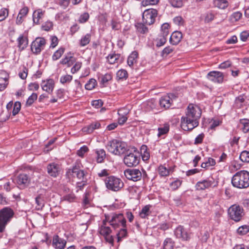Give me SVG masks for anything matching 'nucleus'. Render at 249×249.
<instances>
[{
    "instance_id": "6",
    "label": "nucleus",
    "mask_w": 249,
    "mask_h": 249,
    "mask_svg": "<svg viewBox=\"0 0 249 249\" xmlns=\"http://www.w3.org/2000/svg\"><path fill=\"white\" fill-rule=\"evenodd\" d=\"M199 124V121L185 115L181 118L180 126L185 131H191Z\"/></svg>"
},
{
    "instance_id": "52",
    "label": "nucleus",
    "mask_w": 249,
    "mask_h": 249,
    "mask_svg": "<svg viewBox=\"0 0 249 249\" xmlns=\"http://www.w3.org/2000/svg\"><path fill=\"white\" fill-rule=\"evenodd\" d=\"M249 231V226L244 225L238 228L237 232L240 235H245Z\"/></svg>"
},
{
    "instance_id": "17",
    "label": "nucleus",
    "mask_w": 249,
    "mask_h": 249,
    "mask_svg": "<svg viewBox=\"0 0 249 249\" xmlns=\"http://www.w3.org/2000/svg\"><path fill=\"white\" fill-rule=\"evenodd\" d=\"M214 183L213 178L204 179L197 182L196 185V189L197 190H203L211 187Z\"/></svg>"
},
{
    "instance_id": "12",
    "label": "nucleus",
    "mask_w": 249,
    "mask_h": 249,
    "mask_svg": "<svg viewBox=\"0 0 249 249\" xmlns=\"http://www.w3.org/2000/svg\"><path fill=\"white\" fill-rule=\"evenodd\" d=\"M46 44V40L44 38L37 37L31 44V50L34 53L38 54L44 49Z\"/></svg>"
},
{
    "instance_id": "33",
    "label": "nucleus",
    "mask_w": 249,
    "mask_h": 249,
    "mask_svg": "<svg viewBox=\"0 0 249 249\" xmlns=\"http://www.w3.org/2000/svg\"><path fill=\"white\" fill-rule=\"evenodd\" d=\"M145 24H146L144 22H139L135 25V27L138 32L142 34H146L148 33V29Z\"/></svg>"
},
{
    "instance_id": "22",
    "label": "nucleus",
    "mask_w": 249,
    "mask_h": 249,
    "mask_svg": "<svg viewBox=\"0 0 249 249\" xmlns=\"http://www.w3.org/2000/svg\"><path fill=\"white\" fill-rule=\"evenodd\" d=\"M17 183L21 187H24L29 182V178L27 175L25 174H21L18 177Z\"/></svg>"
},
{
    "instance_id": "61",
    "label": "nucleus",
    "mask_w": 249,
    "mask_h": 249,
    "mask_svg": "<svg viewBox=\"0 0 249 249\" xmlns=\"http://www.w3.org/2000/svg\"><path fill=\"white\" fill-rule=\"evenodd\" d=\"M89 17V14L88 13L85 12L80 16L78 21L81 23H84L88 21Z\"/></svg>"
},
{
    "instance_id": "49",
    "label": "nucleus",
    "mask_w": 249,
    "mask_h": 249,
    "mask_svg": "<svg viewBox=\"0 0 249 249\" xmlns=\"http://www.w3.org/2000/svg\"><path fill=\"white\" fill-rule=\"evenodd\" d=\"M65 49L63 48H60L58 50H57L52 56V59L53 60H56L60 58L62 55L64 53Z\"/></svg>"
},
{
    "instance_id": "26",
    "label": "nucleus",
    "mask_w": 249,
    "mask_h": 249,
    "mask_svg": "<svg viewBox=\"0 0 249 249\" xmlns=\"http://www.w3.org/2000/svg\"><path fill=\"white\" fill-rule=\"evenodd\" d=\"M96 154V161L98 163H102L104 161L106 154L105 151L103 149H97L95 150Z\"/></svg>"
},
{
    "instance_id": "53",
    "label": "nucleus",
    "mask_w": 249,
    "mask_h": 249,
    "mask_svg": "<svg viewBox=\"0 0 249 249\" xmlns=\"http://www.w3.org/2000/svg\"><path fill=\"white\" fill-rule=\"evenodd\" d=\"M96 85V81L94 79H91L85 85V88L88 90H91L95 88Z\"/></svg>"
},
{
    "instance_id": "29",
    "label": "nucleus",
    "mask_w": 249,
    "mask_h": 249,
    "mask_svg": "<svg viewBox=\"0 0 249 249\" xmlns=\"http://www.w3.org/2000/svg\"><path fill=\"white\" fill-rule=\"evenodd\" d=\"M138 56V53L136 51H133L129 55L127 58V64L130 67L133 66L137 62Z\"/></svg>"
},
{
    "instance_id": "54",
    "label": "nucleus",
    "mask_w": 249,
    "mask_h": 249,
    "mask_svg": "<svg viewBox=\"0 0 249 249\" xmlns=\"http://www.w3.org/2000/svg\"><path fill=\"white\" fill-rule=\"evenodd\" d=\"M72 79V76L69 74L63 75L60 77V82L61 84L70 83Z\"/></svg>"
},
{
    "instance_id": "4",
    "label": "nucleus",
    "mask_w": 249,
    "mask_h": 249,
    "mask_svg": "<svg viewBox=\"0 0 249 249\" xmlns=\"http://www.w3.org/2000/svg\"><path fill=\"white\" fill-rule=\"evenodd\" d=\"M106 187L113 191H118L124 186L122 180L114 176H110L105 180Z\"/></svg>"
},
{
    "instance_id": "10",
    "label": "nucleus",
    "mask_w": 249,
    "mask_h": 249,
    "mask_svg": "<svg viewBox=\"0 0 249 249\" xmlns=\"http://www.w3.org/2000/svg\"><path fill=\"white\" fill-rule=\"evenodd\" d=\"M66 175L69 178L70 176L76 177L80 180L87 179L85 171L81 169L79 165H74L71 169H69L66 173Z\"/></svg>"
},
{
    "instance_id": "31",
    "label": "nucleus",
    "mask_w": 249,
    "mask_h": 249,
    "mask_svg": "<svg viewBox=\"0 0 249 249\" xmlns=\"http://www.w3.org/2000/svg\"><path fill=\"white\" fill-rule=\"evenodd\" d=\"M213 5L219 9H224L227 7L228 2L226 0H214Z\"/></svg>"
},
{
    "instance_id": "55",
    "label": "nucleus",
    "mask_w": 249,
    "mask_h": 249,
    "mask_svg": "<svg viewBox=\"0 0 249 249\" xmlns=\"http://www.w3.org/2000/svg\"><path fill=\"white\" fill-rule=\"evenodd\" d=\"M160 0H142V5L143 6H146L148 5H154L157 4Z\"/></svg>"
},
{
    "instance_id": "5",
    "label": "nucleus",
    "mask_w": 249,
    "mask_h": 249,
    "mask_svg": "<svg viewBox=\"0 0 249 249\" xmlns=\"http://www.w3.org/2000/svg\"><path fill=\"white\" fill-rule=\"evenodd\" d=\"M110 226L114 230H117L121 227H126V220L122 213H114L110 220H108Z\"/></svg>"
},
{
    "instance_id": "40",
    "label": "nucleus",
    "mask_w": 249,
    "mask_h": 249,
    "mask_svg": "<svg viewBox=\"0 0 249 249\" xmlns=\"http://www.w3.org/2000/svg\"><path fill=\"white\" fill-rule=\"evenodd\" d=\"M242 16V14L240 12H235L231 15L229 20L231 23H234L238 21Z\"/></svg>"
},
{
    "instance_id": "8",
    "label": "nucleus",
    "mask_w": 249,
    "mask_h": 249,
    "mask_svg": "<svg viewBox=\"0 0 249 249\" xmlns=\"http://www.w3.org/2000/svg\"><path fill=\"white\" fill-rule=\"evenodd\" d=\"M139 153L136 151L127 152L124 158V162L128 167L136 166L140 162Z\"/></svg>"
},
{
    "instance_id": "60",
    "label": "nucleus",
    "mask_w": 249,
    "mask_h": 249,
    "mask_svg": "<svg viewBox=\"0 0 249 249\" xmlns=\"http://www.w3.org/2000/svg\"><path fill=\"white\" fill-rule=\"evenodd\" d=\"M21 108V104L19 102H16L14 105L13 110V115L14 116L17 115L20 110Z\"/></svg>"
},
{
    "instance_id": "58",
    "label": "nucleus",
    "mask_w": 249,
    "mask_h": 249,
    "mask_svg": "<svg viewBox=\"0 0 249 249\" xmlns=\"http://www.w3.org/2000/svg\"><path fill=\"white\" fill-rule=\"evenodd\" d=\"M88 150H89L88 147L86 145H84L82 147H81L80 148V149L77 150V155L80 157H83L84 156V154L86 152H87Z\"/></svg>"
},
{
    "instance_id": "63",
    "label": "nucleus",
    "mask_w": 249,
    "mask_h": 249,
    "mask_svg": "<svg viewBox=\"0 0 249 249\" xmlns=\"http://www.w3.org/2000/svg\"><path fill=\"white\" fill-rule=\"evenodd\" d=\"M53 26V24L52 22L47 21L42 25L41 28L42 30L46 31H48L52 29Z\"/></svg>"
},
{
    "instance_id": "59",
    "label": "nucleus",
    "mask_w": 249,
    "mask_h": 249,
    "mask_svg": "<svg viewBox=\"0 0 249 249\" xmlns=\"http://www.w3.org/2000/svg\"><path fill=\"white\" fill-rule=\"evenodd\" d=\"M170 3L174 7L180 8L183 6L182 0H170Z\"/></svg>"
},
{
    "instance_id": "14",
    "label": "nucleus",
    "mask_w": 249,
    "mask_h": 249,
    "mask_svg": "<svg viewBox=\"0 0 249 249\" xmlns=\"http://www.w3.org/2000/svg\"><path fill=\"white\" fill-rule=\"evenodd\" d=\"M174 234L177 238L183 241H188L190 239V234L182 226H178L174 231Z\"/></svg>"
},
{
    "instance_id": "64",
    "label": "nucleus",
    "mask_w": 249,
    "mask_h": 249,
    "mask_svg": "<svg viewBox=\"0 0 249 249\" xmlns=\"http://www.w3.org/2000/svg\"><path fill=\"white\" fill-rule=\"evenodd\" d=\"M112 79V75L110 73H106L101 77V83L103 84L107 83Z\"/></svg>"
},
{
    "instance_id": "11",
    "label": "nucleus",
    "mask_w": 249,
    "mask_h": 249,
    "mask_svg": "<svg viewBox=\"0 0 249 249\" xmlns=\"http://www.w3.org/2000/svg\"><path fill=\"white\" fill-rule=\"evenodd\" d=\"M185 115L198 121L201 115V110L197 106L190 104L188 106Z\"/></svg>"
},
{
    "instance_id": "50",
    "label": "nucleus",
    "mask_w": 249,
    "mask_h": 249,
    "mask_svg": "<svg viewBox=\"0 0 249 249\" xmlns=\"http://www.w3.org/2000/svg\"><path fill=\"white\" fill-rule=\"evenodd\" d=\"M239 158L243 162H249V151H242L240 154Z\"/></svg>"
},
{
    "instance_id": "48",
    "label": "nucleus",
    "mask_w": 249,
    "mask_h": 249,
    "mask_svg": "<svg viewBox=\"0 0 249 249\" xmlns=\"http://www.w3.org/2000/svg\"><path fill=\"white\" fill-rule=\"evenodd\" d=\"M245 98L243 96H239L236 98L235 100V106L237 108L242 107L245 102Z\"/></svg>"
},
{
    "instance_id": "30",
    "label": "nucleus",
    "mask_w": 249,
    "mask_h": 249,
    "mask_svg": "<svg viewBox=\"0 0 249 249\" xmlns=\"http://www.w3.org/2000/svg\"><path fill=\"white\" fill-rule=\"evenodd\" d=\"M239 125L244 133H247L249 131V120L247 119H240Z\"/></svg>"
},
{
    "instance_id": "35",
    "label": "nucleus",
    "mask_w": 249,
    "mask_h": 249,
    "mask_svg": "<svg viewBox=\"0 0 249 249\" xmlns=\"http://www.w3.org/2000/svg\"><path fill=\"white\" fill-rule=\"evenodd\" d=\"M167 36L160 35L155 40L156 46L161 47L164 45L167 41Z\"/></svg>"
},
{
    "instance_id": "2",
    "label": "nucleus",
    "mask_w": 249,
    "mask_h": 249,
    "mask_svg": "<svg viewBox=\"0 0 249 249\" xmlns=\"http://www.w3.org/2000/svg\"><path fill=\"white\" fill-rule=\"evenodd\" d=\"M15 213L12 209L5 207L0 210V232L4 231L6 225L11 220Z\"/></svg>"
},
{
    "instance_id": "16",
    "label": "nucleus",
    "mask_w": 249,
    "mask_h": 249,
    "mask_svg": "<svg viewBox=\"0 0 249 249\" xmlns=\"http://www.w3.org/2000/svg\"><path fill=\"white\" fill-rule=\"evenodd\" d=\"M66 243L65 239L60 238L57 235L53 236L52 245L56 249H64Z\"/></svg>"
},
{
    "instance_id": "25",
    "label": "nucleus",
    "mask_w": 249,
    "mask_h": 249,
    "mask_svg": "<svg viewBox=\"0 0 249 249\" xmlns=\"http://www.w3.org/2000/svg\"><path fill=\"white\" fill-rule=\"evenodd\" d=\"M18 42V47L20 50H23L26 48L28 44V40L27 37L21 35L17 39Z\"/></svg>"
},
{
    "instance_id": "34",
    "label": "nucleus",
    "mask_w": 249,
    "mask_h": 249,
    "mask_svg": "<svg viewBox=\"0 0 249 249\" xmlns=\"http://www.w3.org/2000/svg\"><path fill=\"white\" fill-rule=\"evenodd\" d=\"M151 205H147L145 206L143 208H142L141 211L140 212L139 215L140 217L142 218H145L147 216H148L150 213V208H151Z\"/></svg>"
},
{
    "instance_id": "47",
    "label": "nucleus",
    "mask_w": 249,
    "mask_h": 249,
    "mask_svg": "<svg viewBox=\"0 0 249 249\" xmlns=\"http://www.w3.org/2000/svg\"><path fill=\"white\" fill-rule=\"evenodd\" d=\"M214 14L212 12H208L204 15V21L205 23H209L214 18Z\"/></svg>"
},
{
    "instance_id": "19",
    "label": "nucleus",
    "mask_w": 249,
    "mask_h": 249,
    "mask_svg": "<svg viewBox=\"0 0 249 249\" xmlns=\"http://www.w3.org/2000/svg\"><path fill=\"white\" fill-rule=\"evenodd\" d=\"M41 86L43 90L49 93H51L54 87V82L52 79L43 81L41 84Z\"/></svg>"
},
{
    "instance_id": "9",
    "label": "nucleus",
    "mask_w": 249,
    "mask_h": 249,
    "mask_svg": "<svg viewBox=\"0 0 249 249\" xmlns=\"http://www.w3.org/2000/svg\"><path fill=\"white\" fill-rule=\"evenodd\" d=\"M158 15V11L155 9H148L143 12L142 16V22L146 25H151L155 22Z\"/></svg>"
},
{
    "instance_id": "3",
    "label": "nucleus",
    "mask_w": 249,
    "mask_h": 249,
    "mask_svg": "<svg viewBox=\"0 0 249 249\" xmlns=\"http://www.w3.org/2000/svg\"><path fill=\"white\" fill-rule=\"evenodd\" d=\"M106 148L109 152L116 155L123 154L126 150V144L117 140L109 141Z\"/></svg>"
},
{
    "instance_id": "15",
    "label": "nucleus",
    "mask_w": 249,
    "mask_h": 249,
    "mask_svg": "<svg viewBox=\"0 0 249 249\" xmlns=\"http://www.w3.org/2000/svg\"><path fill=\"white\" fill-rule=\"evenodd\" d=\"M207 78L214 83H221L223 81L224 75L218 71H212L207 74Z\"/></svg>"
},
{
    "instance_id": "62",
    "label": "nucleus",
    "mask_w": 249,
    "mask_h": 249,
    "mask_svg": "<svg viewBox=\"0 0 249 249\" xmlns=\"http://www.w3.org/2000/svg\"><path fill=\"white\" fill-rule=\"evenodd\" d=\"M87 179L81 180L80 182H78L76 183V188L77 189L76 192H78L79 190H82L84 187L86 185Z\"/></svg>"
},
{
    "instance_id": "7",
    "label": "nucleus",
    "mask_w": 249,
    "mask_h": 249,
    "mask_svg": "<svg viewBox=\"0 0 249 249\" xmlns=\"http://www.w3.org/2000/svg\"><path fill=\"white\" fill-rule=\"evenodd\" d=\"M228 214L231 219L238 222L241 220L244 214V210L241 206L234 204L229 208Z\"/></svg>"
},
{
    "instance_id": "1",
    "label": "nucleus",
    "mask_w": 249,
    "mask_h": 249,
    "mask_svg": "<svg viewBox=\"0 0 249 249\" xmlns=\"http://www.w3.org/2000/svg\"><path fill=\"white\" fill-rule=\"evenodd\" d=\"M231 183L233 187L238 189H244L249 187V172L241 170L232 177Z\"/></svg>"
},
{
    "instance_id": "36",
    "label": "nucleus",
    "mask_w": 249,
    "mask_h": 249,
    "mask_svg": "<svg viewBox=\"0 0 249 249\" xmlns=\"http://www.w3.org/2000/svg\"><path fill=\"white\" fill-rule=\"evenodd\" d=\"M118 80H125L128 77V73L126 70L121 69L119 70L116 73Z\"/></svg>"
},
{
    "instance_id": "56",
    "label": "nucleus",
    "mask_w": 249,
    "mask_h": 249,
    "mask_svg": "<svg viewBox=\"0 0 249 249\" xmlns=\"http://www.w3.org/2000/svg\"><path fill=\"white\" fill-rule=\"evenodd\" d=\"M82 62H75L74 66L71 69V72L72 74H74L77 72L82 67Z\"/></svg>"
},
{
    "instance_id": "21",
    "label": "nucleus",
    "mask_w": 249,
    "mask_h": 249,
    "mask_svg": "<svg viewBox=\"0 0 249 249\" xmlns=\"http://www.w3.org/2000/svg\"><path fill=\"white\" fill-rule=\"evenodd\" d=\"M182 37V35L180 32L175 31L171 35L170 41L173 45H177L181 41Z\"/></svg>"
},
{
    "instance_id": "42",
    "label": "nucleus",
    "mask_w": 249,
    "mask_h": 249,
    "mask_svg": "<svg viewBox=\"0 0 249 249\" xmlns=\"http://www.w3.org/2000/svg\"><path fill=\"white\" fill-rule=\"evenodd\" d=\"M169 27L170 25L168 23H163L161 27L160 35L167 37L169 33Z\"/></svg>"
},
{
    "instance_id": "57",
    "label": "nucleus",
    "mask_w": 249,
    "mask_h": 249,
    "mask_svg": "<svg viewBox=\"0 0 249 249\" xmlns=\"http://www.w3.org/2000/svg\"><path fill=\"white\" fill-rule=\"evenodd\" d=\"M8 16V11L6 8L0 10V21L4 20Z\"/></svg>"
},
{
    "instance_id": "41",
    "label": "nucleus",
    "mask_w": 249,
    "mask_h": 249,
    "mask_svg": "<svg viewBox=\"0 0 249 249\" xmlns=\"http://www.w3.org/2000/svg\"><path fill=\"white\" fill-rule=\"evenodd\" d=\"M174 246V242L170 238H166L163 242V249H173Z\"/></svg>"
},
{
    "instance_id": "13",
    "label": "nucleus",
    "mask_w": 249,
    "mask_h": 249,
    "mask_svg": "<svg viewBox=\"0 0 249 249\" xmlns=\"http://www.w3.org/2000/svg\"><path fill=\"white\" fill-rule=\"evenodd\" d=\"M124 175L129 180L137 181L141 180L142 178V173L137 169H128L124 171Z\"/></svg>"
},
{
    "instance_id": "43",
    "label": "nucleus",
    "mask_w": 249,
    "mask_h": 249,
    "mask_svg": "<svg viewBox=\"0 0 249 249\" xmlns=\"http://www.w3.org/2000/svg\"><path fill=\"white\" fill-rule=\"evenodd\" d=\"M119 229V231L117 233L118 242L120 241L122 238L126 237L127 235V230L126 229V227L124 228L121 227Z\"/></svg>"
},
{
    "instance_id": "51",
    "label": "nucleus",
    "mask_w": 249,
    "mask_h": 249,
    "mask_svg": "<svg viewBox=\"0 0 249 249\" xmlns=\"http://www.w3.org/2000/svg\"><path fill=\"white\" fill-rule=\"evenodd\" d=\"M37 95L36 93H33L31 95H30L26 103V106H31L35 101L37 99Z\"/></svg>"
},
{
    "instance_id": "39",
    "label": "nucleus",
    "mask_w": 249,
    "mask_h": 249,
    "mask_svg": "<svg viewBox=\"0 0 249 249\" xmlns=\"http://www.w3.org/2000/svg\"><path fill=\"white\" fill-rule=\"evenodd\" d=\"M141 151L142 160L144 161H146L149 160L150 158V154L147 151V146L146 145H142V146Z\"/></svg>"
},
{
    "instance_id": "20",
    "label": "nucleus",
    "mask_w": 249,
    "mask_h": 249,
    "mask_svg": "<svg viewBox=\"0 0 249 249\" xmlns=\"http://www.w3.org/2000/svg\"><path fill=\"white\" fill-rule=\"evenodd\" d=\"M75 61V58L70 53L65 56L60 61V63L63 65H67L68 67H70L72 65Z\"/></svg>"
},
{
    "instance_id": "46",
    "label": "nucleus",
    "mask_w": 249,
    "mask_h": 249,
    "mask_svg": "<svg viewBox=\"0 0 249 249\" xmlns=\"http://www.w3.org/2000/svg\"><path fill=\"white\" fill-rule=\"evenodd\" d=\"M171 172V170L167 169L163 165H160L159 167V172L161 176H167L170 174Z\"/></svg>"
},
{
    "instance_id": "18",
    "label": "nucleus",
    "mask_w": 249,
    "mask_h": 249,
    "mask_svg": "<svg viewBox=\"0 0 249 249\" xmlns=\"http://www.w3.org/2000/svg\"><path fill=\"white\" fill-rule=\"evenodd\" d=\"M47 171L50 176L53 177H56L60 173V167L59 165L56 163H50L47 166Z\"/></svg>"
},
{
    "instance_id": "32",
    "label": "nucleus",
    "mask_w": 249,
    "mask_h": 249,
    "mask_svg": "<svg viewBox=\"0 0 249 249\" xmlns=\"http://www.w3.org/2000/svg\"><path fill=\"white\" fill-rule=\"evenodd\" d=\"M44 12L41 9L35 11L33 13V21L36 24H38L39 19L41 18L44 15Z\"/></svg>"
},
{
    "instance_id": "38",
    "label": "nucleus",
    "mask_w": 249,
    "mask_h": 249,
    "mask_svg": "<svg viewBox=\"0 0 249 249\" xmlns=\"http://www.w3.org/2000/svg\"><path fill=\"white\" fill-rule=\"evenodd\" d=\"M90 38L91 35L90 34H87L82 36L80 40V45L83 47L88 45L90 41Z\"/></svg>"
},
{
    "instance_id": "28",
    "label": "nucleus",
    "mask_w": 249,
    "mask_h": 249,
    "mask_svg": "<svg viewBox=\"0 0 249 249\" xmlns=\"http://www.w3.org/2000/svg\"><path fill=\"white\" fill-rule=\"evenodd\" d=\"M28 11L29 10L27 7H24L20 10L17 18L16 22L17 24H20L22 22L23 18L25 17L28 14Z\"/></svg>"
},
{
    "instance_id": "27",
    "label": "nucleus",
    "mask_w": 249,
    "mask_h": 249,
    "mask_svg": "<svg viewBox=\"0 0 249 249\" xmlns=\"http://www.w3.org/2000/svg\"><path fill=\"white\" fill-rule=\"evenodd\" d=\"M36 208L37 210H41L45 205V199L43 195L40 194L36 197Z\"/></svg>"
},
{
    "instance_id": "24",
    "label": "nucleus",
    "mask_w": 249,
    "mask_h": 249,
    "mask_svg": "<svg viewBox=\"0 0 249 249\" xmlns=\"http://www.w3.org/2000/svg\"><path fill=\"white\" fill-rule=\"evenodd\" d=\"M100 126L101 124L98 122H95L84 127L83 131L90 134L92 133L94 130L100 128Z\"/></svg>"
},
{
    "instance_id": "23",
    "label": "nucleus",
    "mask_w": 249,
    "mask_h": 249,
    "mask_svg": "<svg viewBox=\"0 0 249 249\" xmlns=\"http://www.w3.org/2000/svg\"><path fill=\"white\" fill-rule=\"evenodd\" d=\"M159 104L161 107H163L165 109L169 108L172 104L170 96L165 95L161 97L159 101Z\"/></svg>"
},
{
    "instance_id": "44",
    "label": "nucleus",
    "mask_w": 249,
    "mask_h": 249,
    "mask_svg": "<svg viewBox=\"0 0 249 249\" xmlns=\"http://www.w3.org/2000/svg\"><path fill=\"white\" fill-rule=\"evenodd\" d=\"M120 56V55L118 54H110L107 57V59L109 64H113L117 62Z\"/></svg>"
},
{
    "instance_id": "37",
    "label": "nucleus",
    "mask_w": 249,
    "mask_h": 249,
    "mask_svg": "<svg viewBox=\"0 0 249 249\" xmlns=\"http://www.w3.org/2000/svg\"><path fill=\"white\" fill-rule=\"evenodd\" d=\"M111 230L110 227L105 226V222H104V225L100 229V233L104 237L108 235L111 233Z\"/></svg>"
},
{
    "instance_id": "45",
    "label": "nucleus",
    "mask_w": 249,
    "mask_h": 249,
    "mask_svg": "<svg viewBox=\"0 0 249 249\" xmlns=\"http://www.w3.org/2000/svg\"><path fill=\"white\" fill-rule=\"evenodd\" d=\"M169 126L167 124H164L162 126L159 127L158 129V136L159 137H160L161 136L167 133L169 131Z\"/></svg>"
}]
</instances>
